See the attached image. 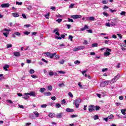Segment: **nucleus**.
<instances>
[{
  "mask_svg": "<svg viewBox=\"0 0 126 126\" xmlns=\"http://www.w3.org/2000/svg\"><path fill=\"white\" fill-rule=\"evenodd\" d=\"M44 55H46L45 57H48L50 59H53L54 57H55L57 60L60 59V56H57V53H54L52 54L51 52H46L44 53Z\"/></svg>",
  "mask_w": 126,
  "mask_h": 126,
  "instance_id": "nucleus-1",
  "label": "nucleus"
},
{
  "mask_svg": "<svg viewBox=\"0 0 126 126\" xmlns=\"http://www.w3.org/2000/svg\"><path fill=\"white\" fill-rule=\"evenodd\" d=\"M81 103V99L80 98H77L74 100L73 104L75 105L76 109H78L79 107V104Z\"/></svg>",
  "mask_w": 126,
  "mask_h": 126,
  "instance_id": "nucleus-2",
  "label": "nucleus"
},
{
  "mask_svg": "<svg viewBox=\"0 0 126 126\" xmlns=\"http://www.w3.org/2000/svg\"><path fill=\"white\" fill-rule=\"evenodd\" d=\"M85 47L83 46H78L77 47H75L73 48V52H77V51H79L80 50H84V49H85Z\"/></svg>",
  "mask_w": 126,
  "mask_h": 126,
  "instance_id": "nucleus-3",
  "label": "nucleus"
},
{
  "mask_svg": "<svg viewBox=\"0 0 126 126\" xmlns=\"http://www.w3.org/2000/svg\"><path fill=\"white\" fill-rule=\"evenodd\" d=\"M106 52L104 53V56L105 57H108L111 55V52H112V49H110L108 48H106Z\"/></svg>",
  "mask_w": 126,
  "mask_h": 126,
  "instance_id": "nucleus-4",
  "label": "nucleus"
},
{
  "mask_svg": "<svg viewBox=\"0 0 126 126\" xmlns=\"http://www.w3.org/2000/svg\"><path fill=\"white\" fill-rule=\"evenodd\" d=\"M89 112H90V113H92L93 111H95V109H94L95 106H94V105H91L89 106Z\"/></svg>",
  "mask_w": 126,
  "mask_h": 126,
  "instance_id": "nucleus-5",
  "label": "nucleus"
},
{
  "mask_svg": "<svg viewBox=\"0 0 126 126\" xmlns=\"http://www.w3.org/2000/svg\"><path fill=\"white\" fill-rule=\"evenodd\" d=\"M71 17L73 18V19H78V18H81L82 16L79 15H74L71 16Z\"/></svg>",
  "mask_w": 126,
  "mask_h": 126,
  "instance_id": "nucleus-6",
  "label": "nucleus"
},
{
  "mask_svg": "<svg viewBox=\"0 0 126 126\" xmlns=\"http://www.w3.org/2000/svg\"><path fill=\"white\" fill-rule=\"evenodd\" d=\"M10 4L8 3H3L1 4V7L2 8H6V7H9V6Z\"/></svg>",
  "mask_w": 126,
  "mask_h": 126,
  "instance_id": "nucleus-7",
  "label": "nucleus"
},
{
  "mask_svg": "<svg viewBox=\"0 0 126 126\" xmlns=\"http://www.w3.org/2000/svg\"><path fill=\"white\" fill-rule=\"evenodd\" d=\"M22 98L25 100L28 99L29 98V95L28 94V93H25V94L22 96Z\"/></svg>",
  "mask_w": 126,
  "mask_h": 126,
  "instance_id": "nucleus-8",
  "label": "nucleus"
},
{
  "mask_svg": "<svg viewBox=\"0 0 126 126\" xmlns=\"http://www.w3.org/2000/svg\"><path fill=\"white\" fill-rule=\"evenodd\" d=\"M62 115H63V113H59L57 114L56 115L57 119H61L62 117Z\"/></svg>",
  "mask_w": 126,
  "mask_h": 126,
  "instance_id": "nucleus-9",
  "label": "nucleus"
},
{
  "mask_svg": "<svg viewBox=\"0 0 126 126\" xmlns=\"http://www.w3.org/2000/svg\"><path fill=\"white\" fill-rule=\"evenodd\" d=\"M12 16H13V17H19V14H18V13H17V12L12 13Z\"/></svg>",
  "mask_w": 126,
  "mask_h": 126,
  "instance_id": "nucleus-10",
  "label": "nucleus"
},
{
  "mask_svg": "<svg viewBox=\"0 0 126 126\" xmlns=\"http://www.w3.org/2000/svg\"><path fill=\"white\" fill-rule=\"evenodd\" d=\"M56 116V114H55V113H50L48 114V117H49V118H54V117Z\"/></svg>",
  "mask_w": 126,
  "mask_h": 126,
  "instance_id": "nucleus-11",
  "label": "nucleus"
},
{
  "mask_svg": "<svg viewBox=\"0 0 126 126\" xmlns=\"http://www.w3.org/2000/svg\"><path fill=\"white\" fill-rule=\"evenodd\" d=\"M73 109H70L69 108H67L66 109V112H67V113H69V112H71V113H72L73 112Z\"/></svg>",
  "mask_w": 126,
  "mask_h": 126,
  "instance_id": "nucleus-12",
  "label": "nucleus"
},
{
  "mask_svg": "<svg viewBox=\"0 0 126 126\" xmlns=\"http://www.w3.org/2000/svg\"><path fill=\"white\" fill-rule=\"evenodd\" d=\"M121 49L122 51H126V44L122 45Z\"/></svg>",
  "mask_w": 126,
  "mask_h": 126,
  "instance_id": "nucleus-13",
  "label": "nucleus"
},
{
  "mask_svg": "<svg viewBox=\"0 0 126 126\" xmlns=\"http://www.w3.org/2000/svg\"><path fill=\"white\" fill-rule=\"evenodd\" d=\"M89 28L86 25H85L84 27L81 29V31H84V30H86V29H89Z\"/></svg>",
  "mask_w": 126,
  "mask_h": 126,
  "instance_id": "nucleus-14",
  "label": "nucleus"
},
{
  "mask_svg": "<svg viewBox=\"0 0 126 126\" xmlns=\"http://www.w3.org/2000/svg\"><path fill=\"white\" fill-rule=\"evenodd\" d=\"M88 19H89L90 21H94L95 20V18H94V17H90L87 18V20H88Z\"/></svg>",
  "mask_w": 126,
  "mask_h": 126,
  "instance_id": "nucleus-15",
  "label": "nucleus"
},
{
  "mask_svg": "<svg viewBox=\"0 0 126 126\" xmlns=\"http://www.w3.org/2000/svg\"><path fill=\"white\" fill-rule=\"evenodd\" d=\"M30 96H32V97H36V95H35V93L32 92L30 93H28Z\"/></svg>",
  "mask_w": 126,
  "mask_h": 126,
  "instance_id": "nucleus-16",
  "label": "nucleus"
},
{
  "mask_svg": "<svg viewBox=\"0 0 126 126\" xmlns=\"http://www.w3.org/2000/svg\"><path fill=\"white\" fill-rule=\"evenodd\" d=\"M8 67H9V65L5 64L3 68L4 70H5V71H7V68H8Z\"/></svg>",
  "mask_w": 126,
  "mask_h": 126,
  "instance_id": "nucleus-17",
  "label": "nucleus"
},
{
  "mask_svg": "<svg viewBox=\"0 0 126 126\" xmlns=\"http://www.w3.org/2000/svg\"><path fill=\"white\" fill-rule=\"evenodd\" d=\"M14 56L15 57H20V53L19 52H14Z\"/></svg>",
  "mask_w": 126,
  "mask_h": 126,
  "instance_id": "nucleus-18",
  "label": "nucleus"
},
{
  "mask_svg": "<svg viewBox=\"0 0 126 126\" xmlns=\"http://www.w3.org/2000/svg\"><path fill=\"white\" fill-rule=\"evenodd\" d=\"M108 120H112V119L114 118V115L111 114L110 116L107 117Z\"/></svg>",
  "mask_w": 126,
  "mask_h": 126,
  "instance_id": "nucleus-19",
  "label": "nucleus"
},
{
  "mask_svg": "<svg viewBox=\"0 0 126 126\" xmlns=\"http://www.w3.org/2000/svg\"><path fill=\"white\" fill-rule=\"evenodd\" d=\"M55 106L57 109H59V108H61V107H62V105L60 103H56Z\"/></svg>",
  "mask_w": 126,
  "mask_h": 126,
  "instance_id": "nucleus-20",
  "label": "nucleus"
},
{
  "mask_svg": "<svg viewBox=\"0 0 126 126\" xmlns=\"http://www.w3.org/2000/svg\"><path fill=\"white\" fill-rule=\"evenodd\" d=\"M126 109H122L121 110V113L123 115H126Z\"/></svg>",
  "mask_w": 126,
  "mask_h": 126,
  "instance_id": "nucleus-21",
  "label": "nucleus"
},
{
  "mask_svg": "<svg viewBox=\"0 0 126 126\" xmlns=\"http://www.w3.org/2000/svg\"><path fill=\"white\" fill-rule=\"evenodd\" d=\"M103 83H104L105 86H107V85H109L110 84V81H104Z\"/></svg>",
  "mask_w": 126,
  "mask_h": 126,
  "instance_id": "nucleus-22",
  "label": "nucleus"
},
{
  "mask_svg": "<svg viewBox=\"0 0 126 126\" xmlns=\"http://www.w3.org/2000/svg\"><path fill=\"white\" fill-rule=\"evenodd\" d=\"M45 96H51V92H47L44 94Z\"/></svg>",
  "mask_w": 126,
  "mask_h": 126,
  "instance_id": "nucleus-23",
  "label": "nucleus"
},
{
  "mask_svg": "<svg viewBox=\"0 0 126 126\" xmlns=\"http://www.w3.org/2000/svg\"><path fill=\"white\" fill-rule=\"evenodd\" d=\"M117 80L116 79V78L114 77V79H112L111 81V83H115Z\"/></svg>",
  "mask_w": 126,
  "mask_h": 126,
  "instance_id": "nucleus-24",
  "label": "nucleus"
},
{
  "mask_svg": "<svg viewBox=\"0 0 126 126\" xmlns=\"http://www.w3.org/2000/svg\"><path fill=\"white\" fill-rule=\"evenodd\" d=\"M30 73H31V74H33V73H35V70H34V69H31L30 70Z\"/></svg>",
  "mask_w": 126,
  "mask_h": 126,
  "instance_id": "nucleus-25",
  "label": "nucleus"
},
{
  "mask_svg": "<svg viewBox=\"0 0 126 126\" xmlns=\"http://www.w3.org/2000/svg\"><path fill=\"white\" fill-rule=\"evenodd\" d=\"M117 80L119 79L121 77V75L120 74H118L117 76L114 77Z\"/></svg>",
  "mask_w": 126,
  "mask_h": 126,
  "instance_id": "nucleus-26",
  "label": "nucleus"
},
{
  "mask_svg": "<svg viewBox=\"0 0 126 126\" xmlns=\"http://www.w3.org/2000/svg\"><path fill=\"white\" fill-rule=\"evenodd\" d=\"M117 80L119 79L121 77V75L120 74H118L117 76L114 77Z\"/></svg>",
  "mask_w": 126,
  "mask_h": 126,
  "instance_id": "nucleus-27",
  "label": "nucleus"
},
{
  "mask_svg": "<svg viewBox=\"0 0 126 126\" xmlns=\"http://www.w3.org/2000/svg\"><path fill=\"white\" fill-rule=\"evenodd\" d=\"M45 91H46V89H45L44 88H41L40 89V92L41 93H43V92H45Z\"/></svg>",
  "mask_w": 126,
  "mask_h": 126,
  "instance_id": "nucleus-28",
  "label": "nucleus"
},
{
  "mask_svg": "<svg viewBox=\"0 0 126 126\" xmlns=\"http://www.w3.org/2000/svg\"><path fill=\"white\" fill-rule=\"evenodd\" d=\"M33 114H34V115H35L36 117H39V115H40V114H39V113H38V112H37V111L33 112Z\"/></svg>",
  "mask_w": 126,
  "mask_h": 126,
  "instance_id": "nucleus-29",
  "label": "nucleus"
},
{
  "mask_svg": "<svg viewBox=\"0 0 126 126\" xmlns=\"http://www.w3.org/2000/svg\"><path fill=\"white\" fill-rule=\"evenodd\" d=\"M44 16H45V18H46L47 19H49V17L50 16V13H48Z\"/></svg>",
  "mask_w": 126,
  "mask_h": 126,
  "instance_id": "nucleus-30",
  "label": "nucleus"
},
{
  "mask_svg": "<svg viewBox=\"0 0 126 126\" xmlns=\"http://www.w3.org/2000/svg\"><path fill=\"white\" fill-rule=\"evenodd\" d=\"M100 87H105V86H105V85L104 82H101V83H100Z\"/></svg>",
  "mask_w": 126,
  "mask_h": 126,
  "instance_id": "nucleus-31",
  "label": "nucleus"
},
{
  "mask_svg": "<svg viewBox=\"0 0 126 126\" xmlns=\"http://www.w3.org/2000/svg\"><path fill=\"white\" fill-rule=\"evenodd\" d=\"M99 119V117L98 116V115H94V120H98Z\"/></svg>",
  "mask_w": 126,
  "mask_h": 126,
  "instance_id": "nucleus-32",
  "label": "nucleus"
},
{
  "mask_svg": "<svg viewBox=\"0 0 126 126\" xmlns=\"http://www.w3.org/2000/svg\"><path fill=\"white\" fill-rule=\"evenodd\" d=\"M98 46V44L97 43H93L92 44V46L93 47V48H95V47H97Z\"/></svg>",
  "mask_w": 126,
  "mask_h": 126,
  "instance_id": "nucleus-33",
  "label": "nucleus"
},
{
  "mask_svg": "<svg viewBox=\"0 0 126 126\" xmlns=\"http://www.w3.org/2000/svg\"><path fill=\"white\" fill-rule=\"evenodd\" d=\"M14 35H16V36H20V35H21V33H20L19 32H15Z\"/></svg>",
  "mask_w": 126,
  "mask_h": 126,
  "instance_id": "nucleus-34",
  "label": "nucleus"
},
{
  "mask_svg": "<svg viewBox=\"0 0 126 126\" xmlns=\"http://www.w3.org/2000/svg\"><path fill=\"white\" fill-rule=\"evenodd\" d=\"M102 3H103V4H107V3H108V0H103Z\"/></svg>",
  "mask_w": 126,
  "mask_h": 126,
  "instance_id": "nucleus-35",
  "label": "nucleus"
},
{
  "mask_svg": "<svg viewBox=\"0 0 126 126\" xmlns=\"http://www.w3.org/2000/svg\"><path fill=\"white\" fill-rule=\"evenodd\" d=\"M24 34H25V35H28L29 34H30V32L26 31L24 32Z\"/></svg>",
  "mask_w": 126,
  "mask_h": 126,
  "instance_id": "nucleus-36",
  "label": "nucleus"
},
{
  "mask_svg": "<svg viewBox=\"0 0 126 126\" xmlns=\"http://www.w3.org/2000/svg\"><path fill=\"white\" fill-rule=\"evenodd\" d=\"M78 116L77 115H71L70 118H77Z\"/></svg>",
  "mask_w": 126,
  "mask_h": 126,
  "instance_id": "nucleus-37",
  "label": "nucleus"
},
{
  "mask_svg": "<svg viewBox=\"0 0 126 126\" xmlns=\"http://www.w3.org/2000/svg\"><path fill=\"white\" fill-rule=\"evenodd\" d=\"M48 89L52 91V90H53V87L52 86H48Z\"/></svg>",
  "mask_w": 126,
  "mask_h": 126,
  "instance_id": "nucleus-38",
  "label": "nucleus"
},
{
  "mask_svg": "<svg viewBox=\"0 0 126 126\" xmlns=\"http://www.w3.org/2000/svg\"><path fill=\"white\" fill-rule=\"evenodd\" d=\"M68 39L69 40H70V41H72V39H73V36H72V35H69Z\"/></svg>",
  "mask_w": 126,
  "mask_h": 126,
  "instance_id": "nucleus-39",
  "label": "nucleus"
},
{
  "mask_svg": "<svg viewBox=\"0 0 126 126\" xmlns=\"http://www.w3.org/2000/svg\"><path fill=\"white\" fill-rule=\"evenodd\" d=\"M68 95L71 97V98H73V95L71 93V92H69L68 94Z\"/></svg>",
  "mask_w": 126,
  "mask_h": 126,
  "instance_id": "nucleus-40",
  "label": "nucleus"
},
{
  "mask_svg": "<svg viewBox=\"0 0 126 126\" xmlns=\"http://www.w3.org/2000/svg\"><path fill=\"white\" fill-rule=\"evenodd\" d=\"M58 86H59V87H64V84H63V83L59 84L58 85Z\"/></svg>",
  "mask_w": 126,
  "mask_h": 126,
  "instance_id": "nucleus-41",
  "label": "nucleus"
},
{
  "mask_svg": "<svg viewBox=\"0 0 126 126\" xmlns=\"http://www.w3.org/2000/svg\"><path fill=\"white\" fill-rule=\"evenodd\" d=\"M57 22H58V23H61L62 21H63V19H58V20H56Z\"/></svg>",
  "mask_w": 126,
  "mask_h": 126,
  "instance_id": "nucleus-42",
  "label": "nucleus"
},
{
  "mask_svg": "<svg viewBox=\"0 0 126 126\" xmlns=\"http://www.w3.org/2000/svg\"><path fill=\"white\" fill-rule=\"evenodd\" d=\"M74 63L75 64H79V63H80V61H79L78 60H77L76 61L74 62Z\"/></svg>",
  "mask_w": 126,
  "mask_h": 126,
  "instance_id": "nucleus-43",
  "label": "nucleus"
},
{
  "mask_svg": "<svg viewBox=\"0 0 126 126\" xmlns=\"http://www.w3.org/2000/svg\"><path fill=\"white\" fill-rule=\"evenodd\" d=\"M78 85L79 86L81 89H82L83 88V87H82V85H81V83L79 82Z\"/></svg>",
  "mask_w": 126,
  "mask_h": 126,
  "instance_id": "nucleus-44",
  "label": "nucleus"
},
{
  "mask_svg": "<svg viewBox=\"0 0 126 126\" xmlns=\"http://www.w3.org/2000/svg\"><path fill=\"white\" fill-rule=\"evenodd\" d=\"M103 15H104V16H106V17H108V16H109V14H108V13H106V12H103Z\"/></svg>",
  "mask_w": 126,
  "mask_h": 126,
  "instance_id": "nucleus-45",
  "label": "nucleus"
},
{
  "mask_svg": "<svg viewBox=\"0 0 126 126\" xmlns=\"http://www.w3.org/2000/svg\"><path fill=\"white\" fill-rule=\"evenodd\" d=\"M126 12L125 11H122L121 13H120L121 15H124V16H125V15H126Z\"/></svg>",
  "mask_w": 126,
  "mask_h": 126,
  "instance_id": "nucleus-46",
  "label": "nucleus"
},
{
  "mask_svg": "<svg viewBox=\"0 0 126 126\" xmlns=\"http://www.w3.org/2000/svg\"><path fill=\"white\" fill-rule=\"evenodd\" d=\"M49 74L50 75V76H53V75H54V72L50 71L49 72Z\"/></svg>",
  "mask_w": 126,
  "mask_h": 126,
  "instance_id": "nucleus-47",
  "label": "nucleus"
},
{
  "mask_svg": "<svg viewBox=\"0 0 126 126\" xmlns=\"http://www.w3.org/2000/svg\"><path fill=\"white\" fill-rule=\"evenodd\" d=\"M99 109H100V106H95V111H99Z\"/></svg>",
  "mask_w": 126,
  "mask_h": 126,
  "instance_id": "nucleus-48",
  "label": "nucleus"
},
{
  "mask_svg": "<svg viewBox=\"0 0 126 126\" xmlns=\"http://www.w3.org/2000/svg\"><path fill=\"white\" fill-rule=\"evenodd\" d=\"M12 44H7V49H9V48H12Z\"/></svg>",
  "mask_w": 126,
  "mask_h": 126,
  "instance_id": "nucleus-49",
  "label": "nucleus"
},
{
  "mask_svg": "<svg viewBox=\"0 0 126 126\" xmlns=\"http://www.w3.org/2000/svg\"><path fill=\"white\" fill-rule=\"evenodd\" d=\"M73 6H74V3H71L70 4V5H69V8H73Z\"/></svg>",
  "mask_w": 126,
  "mask_h": 126,
  "instance_id": "nucleus-50",
  "label": "nucleus"
},
{
  "mask_svg": "<svg viewBox=\"0 0 126 126\" xmlns=\"http://www.w3.org/2000/svg\"><path fill=\"white\" fill-rule=\"evenodd\" d=\"M16 4H18L19 5H22V2H16Z\"/></svg>",
  "mask_w": 126,
  "mask_h": 126,
  "instance_id": "nucleus-51",
  "label": "nucleus"
},
{
  "mask_svg": "<svg viewBox=\"0 0 126 126\" xmlns=\"http://www.w3.org/2000/svg\"><path fill=\"white\" fill-rule=\"evenodd\" d=\"M58 72L59 73H61V74H64V73H65V72L63 71H59Z\"/></svg>",
  "mask_w": 126,
  "mask_h": 126,
  "instance_id": "nucleus-52",
  "label": "nucleus"
},
{
  "mask_svg": "<svg viewBox=\"0 0 126 126\" xmlns=\"http://www.w3.org/2000/svg\"><path fill=\"white\" fill-rule=\"evenodd\" d=\"M107 70H108V68H103L102 69V72H105V71H107Z\"/></svg>",
  "mask_w": 126,
  "mask_h": 126,
  "instance_id": "nucleus-53",
  "label": "nucleus"
},
{
  "mask_svg": "<svg viewBox=\"0 0 126 126\" xmlns=\"http://www.w3.org/2000/svg\"><path fill=\"white\" fill-rule=\"evenodd\" d=\"M61 103L63 105V104H65L66 101L65 99H63L62 100Z\"/></svg>",
  "mask_w": 126,
  "mask_h": 126,
  "instance_id": "nucleus-54",
  "label": "nucleus"
},
{
  "mask_svg": "<svg viewBox=\"0 0 126 126\" xmlns=\"http://www.w3.org/2000/svg\"><path fill=\"white\" fill-rule=\"evenodd\" d=\"M31 77H32V78H38V77L34 75H32Z\"/></svg>",
  "mask_w": 126,
  "mask_h": 126,
  "instance_id": "nucleus-55",
  "label": "nucleus"
},
{
  "mask_svg": "<svg viewBox=\"0 0 126 126\" xmlns=\"http://www.w3.org/2000/svg\"><path fill=\"white\" fill-rule=\"evenodd\" d=\"M55 38H56V39H57L58 40H62V37H60V36H55Z\"/></svg>",
  "mask_w": 126,
  "mask_h": 126,
  "instance_id": "nucleus-56",
  "label": "nucleus"
},
{
  "mask_svg": "<svg viewBox=\"0 0 126 126\" xmlns=\"http://www.w3.org/2000/svg\"><path fill=\"white\" fill-rule=\"evenodd\" d=\"M83 44L84 45H87V44H88V42L87 41V40H85L84 41Z\"/></svg>",
  "mask_w": 126,
  "mask_h": 126,
  "instance_id": "nucleus-57",
  "label": "nucleus"
},
{
  "mask_svg": "<svg viewBox=\"0 0 126 126\" xmlns=\"http://www.w3.org/2000/svg\"><path fill=\"white\" fill-rule=\"evenodd\" d=\"M54 104H55V102H54L48 103V105L49 106H53V105H54Z\"/></svg>",
  "mask_w": 126,
  "mask_h": 126,
  "instance_id": "nucleus-58",
  "label": "nucleus"
},
{
  "mask_svg": "<svg viewBox=\"0 0 126 126\" xmlns=\"http://www.w3.org/2000/svg\"><path fill=\"white\" fill-rule=\"evenodd\" d=\"M111 26H116V23L115 22H112L110 24Z\"/></svg>",
  "mask_w": 126,
  "mask_h": 126,
  "instance_id": "nucleus-59",
  "label": "nucleus"
},
{
  "mask_svg": "<svg viewBox=\"0 0 126 126\" xmlns=\"http://www.w3.org/2000/svg\"><path fill=\"white\" fill-rule=\"evenodd\" d=\"M117 35L118 36V37H120V39H123V36L122 35V34H117Z\"/></svg>",
  "mask_w": 126,
  "mask_h": 126,
  "instance_id": "nucleus-60",
  "label": "nucleus"
},
{
  "mask_svg": "<svg viewBox=\"0 0 126 126\" xmlns=\"http://www.w3.org/2000/svg\"><path fill=\"white\" fill-rule=\"evenodd\" d=\"M41 108H46L47 107V104H42L41 105Z\"/></svg>",
  "mask_w": 126,
  "mask_h": 126,
  "instance_id": "nucleus-61",
  "label": "nucleus"
},
{
  "mask_svg": "<svg viewBox=\"0 0 126 126\" xmlns=\"http://www.w3.org/2000/svg\"><path fill=\"white\" fill-rule=\"evenodd\" d=\"M106 26H107L108 27H110L111 26V24H110V23H107L106 24Z\"/></svg>",
  "mask_w": 126,
  "mask_h": 126,
  "instance_id": "nucleus-62",
  "label": "nucleus"
},
{
  "mask_svg": "<svg viewBox=\"0 0 126 126\" xmlns=\"http://www.w3.org/2000/svg\"><path fill=\"white\" fill-rule=\"evenodd\" d=\"M108 120H109L108 117H107V118H103V121H105V122H108Z\"/></svg>",
  "mask_w": 126,
  "mask_h": 126,
  "instance_id": "nucleus-63",
  "label": "nucleus"
},
{
  "mask_svg": "<svg viewBox=\"0 0 126 126\" xmlns=\"http://www.w3.org/2000/svg\"><path fill=\"white\" fill-rule=\"evenodd\" d=\"M22 17H23V18H27L26 15H25V14H22Z\"/></svg>",
  "mask_w": 126,
  "mask_h": 126,
  "instance_id": "nucleus-64",
  "label": "nucleus"
}]
</instances>
